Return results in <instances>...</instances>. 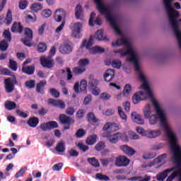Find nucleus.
I'll list each match as a JSON object with an SVG mask.
<instances>
[{
	"label": "nucleus",
	"mask_w": 181,
	"mask_h": 181,
	"mask_svg": "<svg viewBox=\"0 0 181 181\" xmlns=\"http://www.w3.org/2000/svg\"><path fill=\"white\" fill-rule=\"evenodd\" d=\"M94 1L96 4L98 11L103 15H105L107 22L110 23L116 35H118V36L120 37L119 39L112 42V46H113V47L124 46V47L122 49L113 50V53H115V54H120L121 57L127 56L126 60L127 62H129V63H132L134 64L140 81H142L143 83L146 81L148 80L146 75H145V73L142 71V69H141V67L139 66V54H138L136 49L132 46V43L129 39H128V37L123 34L119 29V25H121L119 17L118 15L114 13L112 8L110 6L104 4V0H94Z\"/></svg>",
	"instance_id": "obj_1"
},
{
	"label": "nucleus",
	"mask_w": 181,
	"mask_h": 181,
	"mask_svg": "<svg viewBox=\"0 0 181 181\" xmlns=\"http://www.w3.org/2000/svg\"><path fill=\"white\" fill-rule=\"evenodd\" d=\"M140 88L144 90H141L139 92L136 93L133 98L132 101L134 104H139L141 101H144L145 100H150L153 104V107L156 110V114H152L153 111L151 109L150 105H146L144 110V115L146 119H148V123L150 125H156L160 119V127L164 129L166 136L168 138V141L170 142V146L173 145H179L177 144V139L176 138V135L172 131V127H170V124L168 120V117L166 116V112L163 110L156 99L153 98V95L152 94V90H151V86H149V82L145 81L143 82V84L140 86Z\"/></svg>",
	"instance_id": "obj_2"
},
{
	"label": "nucleus",
	"mask_w": 181,
	"mask_h": 181,
	"mask_svg": "<svg viewBox=\"0 0 181 181\" xmlns=\"http://www.w3.org/2000/svg\"><path fill=\"white\" fill-rule=\"evenodd\" d=\"M171 149V160L176 165L174 168H168L164 172L157 175V180L163 181L168 177V174L173 172L166 180V181H173L175 177H178V180L181 181V147L180 145H173Z\"/></svg>",
	"instance_id": "obj_3"
},
{
	"label": "nucleus",
	"mask_w": 181,
	"mask_h": 181,
	"mask_svg": "<svg viewBox=\"0 0 181 181\" xmlns=\"http://www.w3.org/2000/svg\"><path fill=\"white\" fill-rule=\"evenodd\" d=\"M95 39H97L98 40H105V35H104L102 30H98L96 32L95 37L90 36L88 41L87 40H83L81 44V47H86V49L89 50V53H90V54L104 53V52H105V49L102 47L95 46L91 47L93 45H94Z\"/></svg>",
	"instance_id": "obj_4"
},
{
	"label": "nucleus",
	"mask_w": 181,
	"mask_h": 181,
	"mask_svg": "<svg viewBox=\"0 0 181 181\" xmlns=\"http://www.w3.org/2000/svg\"><path fill=\"white\" fill-rule=\"evenodd\" d=\"M56 54V47H52L49 51V57H42L40 58L41 64L43 67H47V69H52L53 67V57Z\"/></svg>",
	"instance_id": "obj_5"
},
{
	"label": "nucleus",
	"mask_w": 181,
	"mask_h": 181,
	"mask_svg": "<svg viewBox=\"0 0 181 181\" xmlns=\"http://www.w3.org/2000/svg\"><path fill=\"white\" fill-rule=\"evenodd\" d=\"M90 64L88 59H82L78 62V66L74 68L73 71L75 74H81L86 71V66Z\"/></svg>",
	"instance_id": "obj_6"
},
{
	"label": "nucleus",
	"mask_w": 181,
	"mask_h": 181,
	"mask_svg": "<svg viewBox=\"0 0 181 181\" xmlns=\"http://www.w3.org/2000/svg\"><path fill=\"white\" fill-rule=\"evenodd\" d=\"M103 131L106 134H103V136H108L110 134L118 131V125L115 123L107 122L103 127Z\"/></svg>",
	"instance_id": "obj_7"
},
{
	"label": "nucleus",
	"mask_w": 181,
	"mask_h": 181,
	"mask_svg": "<svg viewBox=\"0 0 181 181\" xmlns=\"http://www.w3.org/2000/svg\"><path fill=\"white\" fill-rule=\"evenodd\" d=\"M83 29V24L81 23H74L71 28L72 36L75 39H80L81 37V30Z\"/></svg>",
	"instance_id": "obj_8"
},
{
	"label": "nucleus",
	"mask_w": 181,
	"mask_h": 181,
	"mask_svg": "<svg viewBox=\"0 0 181 181\" xmlns=\"http://www.w3.org/2000/svg\"><path fill=\"white\" fill-rule=\"evenodd\" d=\"M24 35L25 37L22 39V42L23 45L25 46H28V47H30L32 46V44H30V40L33 39V33L32 32V30L30 28H25L24 30Z\"/></svg>",
	"instance_id": "obj_9"
},
{
	"label": "nucleus",
	"mask_w": 181,
	"mask_h": 181,
	"mask_svg": "<svg viewBox=\"0 0 181 181\" xmlns=\"http://www.w3.org/2000/svg\"><path fill=\"white\" fill-rule=\"evenodd\" d=\"M59 52L62 54H69L73 52V44L70 41H67L61 45Z\"/></svg>",
	"instance_id": "obj_10"
},
{
	"label": "nucleus",
	"mask_w": 181,
	"mask_h": 181,
	"mask_svg": "<svg viewBox=\"0 0 181 181\" xmlns=\"http://www.w3.org/2000/svg\"><path fill=\"white\" fill-rule=\"evenodd\" d=\"M160 135H162V130L160 129H148L146 130L144 133V136H146V138H149L150 139L158 138V136H160Z\"/></svg>",
	"instance_id": "obj_11"
},
{
	"label": "nucleus",
	"mask_w": 181,
	"mask_h": 181,
	"mask_svg": "<svg viewBox=\"0 0 181 181\" xmlns=\"http://www.w3.org/2000/svg\"><path fill=\"white\" fill-rule=\"evenodd\" d=\"M15 83H16V79L14 78H8L5 79V89L6 93H12L13 91V87H15Z\"/></svg>",
	"instance_id": "obj_12"
},
{
	"label": "nucleus",
	"mask_w": 181,
	"mask_h": 181,
	"mask_svg": "<svg viewBox=\"0 0 181 181\" xmlns=\"http://www.w3.org/2000/svg\"><path fill=\"white\" fill-rule=\"evenodd\" d=\"M74 89L75 93H80V91L87 93V81L82 80L80 83L76 82L74 86Z\"/></svg>",
	"instance_id": "obj_13"
},
{
	"label": "nucleus",
	"mask_w": 181,
	"mask_h": 181,
	"mask_svg": "<svg viewBox=\"0 0 181 181\" xmlns=\"http://www.w3.org/2000/svg\"><path fill=\"white\" fill-rule=\"evenodd\" d=\"M66 11L63 8H58L54 12V19L56 22H62L66 18Z\"/></svg>",
	"instance_id": "obj_14"
},
{
	"label": "nucleus",
	"mask_w": 181,
	"mask_h": 181,
	"mask_svg": "<svg viewBox=\"0 0 181 181\" xmlns=\"http://www.w3.org/2000/svg\"><path fill=\"white\" fill-rule=\"evenodd\" d=\"M129 162V159L125 157V156H119L116 158L115 165L121 168L122 166H128Z\"/></svg>",
	"instance_id": "obj_15"
},
{
	"label": "nucleus",
	"mask_w": 181,
	"mask_h": 181,
	"mask_svg": "<svg viewBox=\"0 0 181 181\" xmlns=\"http://www.w3.org/2000/svg\"><path fill=\"white\" fill-rule=\"evenodd\" d=\"M49 104H52L54 107H57L58 108L64 109L66 108V104L62 100H57L54 99H49L48 100Z\"/></svg>",
	"instance_id": "obj_16"
},
{
	"label": "nucleus",
	"mask_w": 181,
	"mask_h": 181,
	"mask_svg": "<svg viewBox=\"0 0 181 181\" xmlns=\"http://www.w3.org/2000/svg\"><path fill=\"white\" fill-rule=\"evenodd\" d=\"M132 119L134 121V122H136V124H139L140 125H144V124H145V121H144L142 117L135 112L132 113Z\"/></svg>",
	"instance_id": "obj_17"
},
{
	"label": "nucleus",
	"mask_w": 181,
	"mask_h": 181,
	"mask_svg": "<svg viewBox=\"0 0 181 181\" xmlns=\"http://www.w3.org/2000/svg\"><path fill=\"white\" fill-rule=\"evenodd\" d=\"M94 18H95V13H91L90 17L89 19V25L90 26H94V24L95 25H101V18L100 16H98L95 20H94Z\"/></svg>",
	"instance_id": "obj_18"
},
{
	"label": "nucleus",
	"mask_w": 181,
	"mask_h": 181,
	"mask_svg": "<svg viewBox=\"0 0 181 181\" xmlns=\"http://www.w3.org/2000/svg\"><path fill=\"white\" fill-rule=\"evenodd\" d=\"M120 149L122 151V152H124V153H125V155H128L129 156L135 155V150L127 145L121 146Z\"/></svg>",
	"instance_id": "obj_19"
},
{
	"label": "nucleus",
	"mask_w": 181,
	"mask_h": 181,
	"mask_svg": "<svg viewBox=\"0 0 181 181\" xmlns=\"http://www.w3.org/2000/svg\"><path fill=\"white\" fill-rule=\"evenodd\" d=\"M114 76H115L114 69H107L104 74L105 81L107 82L112 81Z\"/></svg>",
	"instance_id": "obj_20"
},
{
	"label": "nucleus",
	"mask_w": 181,
	"mask_h": 181,
	"mask_svg": "<svg viewBox=\"0 0 181 181\" xmlns=\"http://www.w3.org/2000/svg\"><path fill=\"white\" fill-rule=\"evenodd\" d=\"M59 120L62 124H66V125H70V124H74V119L65 115H61L59 116Z\"/></svg>",
	"instance_id": "obj_21"
},
{
	"label": "nucleus",
	"mask_w": 181,
	"mask_h": 181,
	"mask_svg": "<svg viewBox=\"0 0 181 181\" xmlns=\"http://www.w3.org/2000/svg\"><path fill=\"white\" fill-rule=\"evenodd\" d=\"M88 121L93 124L95 127H97L99 124L98 119H96L95 115H94L93 112H89L88 114Z\"/></svg>",
	"instance_id": "obj_22"
},
{
	"label": "nucleus",
	"mask_w": 181,
	"mask_h": 181,
	"mask_svg": "<svg viewBox=\"0 0 181 181\" xmlns=\"http://www.w3.org/2000/svg\"><path fill=\"white\" fill-rule=\"evenodd\" d=\"M106 137L109 139L110 142H111L112 144H117V142L119 139V138H122V134L116 133L111 136H110V134H108V136H106Z\"/></svg>",
	"instance_id": "obj_23"
},
{
	"label": "nucleus",
	"mask_w": 181,
	"mask_h": 181,
	"mask_svg": "<svg viewBox=\"0 0 181 181\" xmlns=\"http://www.w3.org/2000/svg\"><path fill=\"white\" fill-rule=\"evenodd\" d=\"M23 30V27H22V25H21V23H16L15 22L13 24V26L11 28V31L16 33H22V31Z\"/></svg>",
	"instance_id": "obj_24"
},
{
	"label": "nucleus",
	"mask_w": 181,
	"mask_h": 181,
	"mask_svg": "<svg viewBox=\"0 0 181 181\" xmlns=\"http://www.w3.org/2000/svg\"><path fill=\"white\" fill-rule=\"evenodd\" d=\"M28 125L31 127V128H36L37 124H39V119L37 117H31L27 122Z\"/></svg>",
	"instance_id": "obj_25"
},
{
	"label": "nucleus",
	"mask_w": 181,
	"mask_h": 181,
	"mask_svg": "<svg viewBox=\"0 0 181 181\" xmlns=\"http://www.w3.org/2000/svg\"><path fill=\"white\" fill-rule=\"evenodd\" d=\"M75 15L77 19H83V8L81 5L78 4L75 9Z\"/></svg>",
	"instance_id": "obj_26"
},
{
	"label": "nucleus",
	"mask_w": 181,
	"mask_h": 181,
	"mask_svg": "<svg viewBox=\"0 0 181 181\" xmlns=\"http://www.w3.org/2000/svg\"><path fill=\"white\" fill-rule=\"evenodd\" d=\"M131 91H132V87L131 85L126 84L123 90V97L124 98H128L129 97V94H131Z\"/></svg>",
	"instance_id": "obj_27"
},
{
	"label": "nucleus",
	"mask_w": 181,
	"mask_h": 181,
	"mask_svg": "<svg viewBox=\"0 0 181 181\" xmlns=\"http://www.w3.org/2000/svg\"><path fill=\"white\" fill-rule=\"evenodd\" d=\"M45 86H46V81H42L38 84H37V92L43 94V93H45Z\"/></svg>",
	"instance_id": "obj_28"
},
{
	"label": "nucleus",
	"mask_w": 181,
	"mask_h": 181,
	"mask_svg": "<svg viewBox=\"0 0 181 181\" xmlns=\"http://www.w3.org/2000/svg\"><path fill=\"white\" fill-rule=\"evenodd\" d=\"M97 135L96 134H93L89 136L87 139H86V144L88 145H94L97 142Z\"/></svg>",
	"instance_id": "obj_29"
},
{
	"label": "nucleus",
	"mask_w": 181,
	"mask_h": 181,
	"mask_svg": "<svg viewBox=\"0 0 181 181\" xmlns=\"http://www.w3.org/2000/svg\"><path fill=\"white\" fill-rule=\"evenodd\" d=\"M22 70L23 73H25V74H33V73H35V66H23Z\"/></svg>",
	"instance_id": "obj_30"
},
{
	"label": "nucleus",
	"mask_w": 181,
	"mask_h": 181,
	"mask_svg": "<svg viewBox=\"0 0 181 181\" xmlns=\"http://www.w3.org/2000/svg\"><path fill=\"white\" fill-rule=\"evenodd\" d=\"M166 154H162L158 158L154 159L153 163L163 164L166 162Z\"/></svg>",
	"instance_id": "obj_31"
},
{
	"label": "nucleus",
	"mask_w": 181,
	"mask_h": 181,
	"mask_svg": "<svg viewBox=\"0 0 181 181\" xmlns=\"http://www.w3.org/2000/svg\"><path fill=\"white\" fill-rule=\"evenodd\" d=\"M5 107L6 110H8L9 111H11L16 108V103H15V102L8 100L5 103Z\"/></svg>",
	"instance_id": "obj_32"
},
{
	"label": "nucleus",
	"mask_w": 181,
	"mask_h": 181,
	"mask_svg": "<svg viewBox=\"0 0 181 181\" xmlns=\"http://www.w3.org/2000/svg\"><path fill=\"white\" fill-rule=\"evenodd\" d=\"M55 150L59 153L62 152H64L66 151V146L64 145V142L60 141L59 143H58Z\"/></svg>",
	"instance_id": "obj_33"
},
{
	"label": "nucleus",
	"mask_w": 181,
	"mask_h": 181,
	"mask_svg": "<svg viewBox=\"0 0 181 181\" xmlns=\"http://www.w3.org/2000/svg\"><path fill=\"white\" fill-rule=\"evenodd\" d=\"M42 4L40 3H34L30 6L31 11H33L34 12H37L39 11H41L42 9Z\"/></svg>",
	"instance_id": "obj_34"
},
{
	"label": "nucleus",
	"mask_w": 181,
	"mask_h": 181,
	"mask_svg": "<svg viewBox=\"0 0 181 181\" xmlns=\"http://www.w3.org/2000/svg\"><path fill=\"white\" fill-rule=\"evenodd\" d=\"M5 23L7 25H11V23H12V11H11V10H8L6 13Z\"/></svg>",
	"instance_id": "obj_35"
},
{
	"label": "nucleus",
	"mask_w": 181,
	"mask_h": 181,
	"mask_svg": "<svg viewBox=\"0 0 181 181\" xmlns=\"http://www.w3.org/2000/svg\"><path fill=\"white\" fill-rule=\"evenodd\" d=\"M26 170H28V167H23L18 172H17L15 175L16 179L19 177H22L23 175H25Z\"/></svg>",
	"instance_id": "obj_36"
},
{
	"label": "nucleus",
	"mask_w": 181,
	"mask_h": 181,
	"mask_svg": "<svg viewBox=\"0 0 181 181\" xmlns=\"http://www.w3.org/2000/svg\"><path fill=\"white\" fill-rule=\"evenodd\" d=\"M117 112L123 121H127V115H125V112L121 106L117 107Z\"/></svg>",
	"instance_id": "obj_37"
},
{
	"label": "nucleus",
	"mask_w": 181,
	"mask_h": 181,
	"mask_svg": "<svg viewBox=\"0 0 181 181\" xmlns=\"http://www.w3.org/2000/svg\"><path fill=\"white\" fill-rule=\"evenodd\" d=\"M88 162H89L92 166H94V168H98V166H100V163L95 158H88Z\"/></svg>",
	"instance_id": "obj_38"
},
{
	"label": "nucleus",
	"mask_w": 181,
	"mask_h": 181,
	"mask_svg": "<svg viewBox=\"0 0 181 181\" xmlns=\"http://www.w3.org/2000/svg\"><path fill=\"white\" fill-rule=\"evenodd\" d=\"M9 68L13 70V71H16V70H18V63L12 59H10Z\"/></svg>",
	"instance_id": "obj_39"
},
{
	"label": "nucleus",
	"mask_w": 181,
	"mask_h": 181,
	"mask_svg": "<svg viewBox=\"0 0 181 181\" xmlns=\"http://www.w3.org/2000/svg\"><path fill=\"white\" fill-rule=\"evenodd\" d=\"M98 84V81L97 79H94V78H90L88 82V86H90V88H95Z\"/></svg>",
	"instance_id": "obj_40"
},
{
	"label": "nucleus",
	"mask_w": 181,
	"mask_h": 181,
	"mask_svg": "<svg viewBox=\"0 0 181 181\" xmlns=\"http://www.w3.org/2000/svg\"><path fill=\"white\" fill-rule=\"evenodd\" d=\"M111 66L114 67V69H121V61L115 59L111 62Z\"/></svg>",
	"instance_id": "obj_41"
},
{
	"label": "nucleus",
	"mask_w": 181,
	"mask_h": 181,
	"mask_svg": "<svg viewBox=\"0 0 181 181\" xmlns=\"http://www.w3.org/2000/svg\"><path fill=\"white\" fill-rule=\"evenodd\" d=\"M86 132L83 129H79L77 130L76 133L75 134L76 138H83L84 135H86Z\"/></svg>",
	"instance_id": "obj_42"
},
{
	"label": "nucleus",
	"mask_w": 181,
	"mask_h": 181,
	"mask_svg": "<svg viewBox=\"0 0 181 181\" xmlns=\"http://www.w3.org/2000/svg\"><path fill=\"white\" fill-rule=\"evenodd\" d=\"M3 36L4 38L6 39V40H8V42H11V40H12V37L11 35V32L9 31V30H5L3 33Z\"/></svg>",
	"instance_id": "obj_43"
},
{
	"label": "nucleus",
	"mask_w": 181,
	"mask_h": 181,
	"mask_svg": "<svg viewBox=\"0 0 181 181\" xmlns=\"http://www.w3.org/2000/svg\"><path fill=\"white\" fill-rule=\"evenodd\" d=\"M96 179L98 180L110 181V177L107 175H104L101 173L96 174Z\"/></svg>",
	"instance_id": "obj_44"
},
{
	"label": "nucleus",
	"mask_w": 181,
	"mask_h": 181,
	"mask_svg": "<svg viewBox=\"0 0 181 181\" xmlns=\"http://www.w3.org/2000/svg\"><path fill=\"white\" fill-rule=\"evenodd\" d=\"M105 148V143L104 141H99L96 146H95V149L96 151H103Z\"/></svg>",
	"instance_id": "obj_45"
},
{
	"label": "nucleus",
	"mask_w": 181,
	"mask_h": 181,
	"mask_svg": "<svg viewBox=\"0 0 181 181\" xmlns=\"http://www.w3.org/2000/svg\"><path fill=\"white\" fill-rule=\"evenodd\" d=\"M8 42L5 40H3L0 42V49L2 51V52H5L6 51V49H8Z\"/></svg>",
	"instance_id": "obj_46"
},
{
	"label": "nucleus",
	"mask_w": 181,
	"mask_h": 181,
	"mask_svg": "<svg viewBox=\"0 0 181 181\" xmlns=\"http://www.w3.org/2000/svg\"><path fill=\"white\" fill-rule=\"evenodd\" d=\"M26 19H28L30 22H35L36 21V16L29 11L28 14L26 15Z\"/></svg>",
	"instance_id": "obj_47"
},
{
	"label": "nucleus",
	"mask_w": 181,
	"mask_h": 181,
	"mask_svg": "<svg viewBox=\"0 0 181 181\" xmlns=\"http://www.w3.org/2000/svg\"><path fill=\"white\" fill-rule=\"evenodd\" d=\"M37 49H38V52H40V53H43V52H46L47 47L45 43H40L37 46Z\"/></svg>",
	"instance_id": "obj_48"
},
{
	"label": "nucleus",
	"mask_w": 181,
	"mask_h": 181,
	"mask_svg": "<svg viewBox=\"0 0 181 181\" xmlns=\"http://www.w3.org/2000/svg\"><path fill=\"white\" fill-rule=\"evenodd\" d=\"M39 128L40 129H42V131H44V132L50 131V128L49 127V122L41 124L40 125Z\"/></svg>",
	"instance_id": "obj_49"
},
{
	"label": "nucleus",
	"mask_w": 181,
	"mask_h": 181,
	"mask_svg": "<svg viewBox=\"0 0 181 181\" xmlns=\"http://www.w3.org/2000/svg\"><path fill=\"white\" fill-rule=\"evenodd\" d=\"M62 168H63V163L54 164L52 166V170H54V172H59V170H62Z\"/></svg>",
	"instance_id": "obj_50"
},
{
	"label": "nucleus",
	"mask_w": 181,
	"mask_h": 181,
	"mask_svg": "<svg viewBox=\"0 0 181 181\" xmlns=\"http://www.w3.org/2000/svg\"><path fill=\"white\" fill-rule=\"evenodd\" d=\"M49 93L55 98H59V97H60V93H59V91H57V90H56L54 88L49 89Z\"/></svg>",
	"instance_id": "obj_51"
},
{
	"label": "nucleus",
	"mask_w": 181,
	"mask_h": 181,
	"mask_svg": "<svg viewBox=\"0 0 181 181\" xmlns=\"http://www.w3.org/2000/svg\"><path fill=\"white\" fill-rule=\"evenodd\" d=\"M42 15L44 18H49V16H52V11L45 9L42 11Z\"/></svg>",
	"instance_id": "obj_52"
},
{
	"label": "nucleus",
	"mask_w": 181,
	"mask_h": 181,
	"mask_svg": "<svg viewBox=\"0 0 181 181\" xmlns=\"http://www.w3.org/2000/svg\"><path fill=\"white\" fill-rule=\"evenodd\" d=\"M78 147L83 152H86V151H88V146L84 145V144H83L82 142H79L78 144Z\"/></svg>",
	"instance_id": "obj_53"
},
{
	"label": "nucleus",
	"mask_w": 181,
	"mask_h": 181,
	"mask_svg": "<svg viewBox=\"0 0 181 181\" xmlns=\"http://www.w3.org/2000/svg\"><path fill=\"white\" fill-rule=\"evenodd\" d=\"M25 86L28 87V88H35V81L30 80L25 82Z\"/></svg>",
	"instance_id": "obj_54"
},
{
	"label": "nucleus",
	"mask_w": 181,
	"mask_h": 181,
	"mask_svg": "<svg viewBox=\"0 0 181 181\" xmlns=\"http://www.w3.org/2000/svg\"><path fill=\"white\" fill-rule=\"evenodd\" d=\"M84 115H86V111H84V110H83V109L79 110L76 112V118H78V119L83 118V117H84Z\"/></svg>",
	"instance_id": "obj_55"
},
{
	"label": "nucleus",
	"mask_w": 181,
	"mask_h": 181,
	"mask_svg": "<svg viewBox=\"0 0 181 181\" xmlns=\"http://www.w3.org/2000/svg\"><path fill=\"white\" fill-rule=\"evenodd\" d=\"M48 125L49 127V130L54 129V128H57L59 127V125L57 124V122L54 121L48 122Z\"/></svg>",
	"instance_id": "obj_56"
},
{
	"label": "nucleus",
	"mask_w": 181,
	"mask_h": 181,
	"mask_svg": "<svg viewBox=\"0 0 181 181\" xmlns=\"http://www.w3.org/2000/svg\"><path fill=\"white\" fill-rule=\"evenodd\" d=\"M26 6H28V1L23 0L20 1L19 3L20 9H26Z\"/></svg>",
	"instance_id": "obj_57"
},
{
	"label": "nucleus",
	"mask_w": 181,
	"mask_h": 181,
	"mask_svg": "<svg viewBox=\"0 0 181 181\" xmlns=\"http://www.w3.org/2000/svg\"><path fill=\"white\" fill-rule=\"evenodd\" d=\"M156 156V153H149L144 156V159H153Z\"/></svg>",
	"instance_id": "obj_58"
},
{
	"label": "nucleus",
	"mask_w": 181,
	"mask_h": 181,
	"mask_svg": "<svg viewBox=\"0 0 181 181\" xmlns=\"http://www.w3.org/2000/svg\"><path fill=\"white\" fill-rule=\"evenodd\" d=\"M100 98L101 100H110V98H111V95L107 93H103L100 94Z\"/></svg>",
	"instance_id": "obj_59"
},
{
	"label": "nucleus",
	"mask_w": 181,
	"mask_h": 181,
	"mask_svg": "<svg viewBox=\"0 0 181 181\" xmlns=\"http://www.w3.org/2000/svg\"><path fill=\"white\" fill-rule=\"evenodd\" d=\"M68 153L70 156H78V152L76 151L74 148H71L68 151Z\"/></svg>",
	"instance_id": "obj_60"
},
{
	"label": "nucleus",
	"mask_w": 181,
	"mask_h": 181,
	"mask_svg": "<svg viewBox=\"0 0 181 181\" xmlns=\"http://www.w3.org/2000/svg\"><path fill=\"white\" fill-rule=\"evenodd\" d=\"M115 112L113 109H108L107 110L103 112V115H107V117L110 115H112Z\"/></svg>",
	"instance_id": "obj_61"
},
{
	"label": "nucleus",
	"mask_w": 181,
	"mask_h": 181,
	"mask_svg": "<svg viewBox=\"0 0 181 181\" xmlns=\"http://www.w3.org/2000/svg\"><path fill=\"white\" fill-rule=\"evenodd\" d=\"M91 93L93 95H98L100 94V89L95 86V88H90Z\"/></svg>",
	"instance_id": "obj_62"
},
{
	"label": "nucleus",
	"mask_w": 181,
	"mask_h": 181,
	"mask_svg": "<svg viewBox=\"0 0 181 181\" xmlns=\"http://www.w3.org/2000/svg\"><path fill=\"white\" fill-rule=\"evenodd\" d=\"M64 25H66V23L62 22V24L58 26L55 30L56 33H60V32H62L64 28Z\"/></svg>",
	"instance_id": "obj_63"
},
{
	"label": "nucleus",
	"mask_w": 181,
	"mask_h": 181,
	"mask_svg": "<svg viewBox=\"0 0 181 181\" xmlns=\"http://www.w3.org/2000/svg\"><path fill=\"white\" fill-rule=\"evenodd\" d=\"M66 112L68 115H74L75 110L74 107H69L66 109Z\"/></svg>",
	"instance_id": "obj_64"
}]
</instances>
